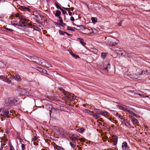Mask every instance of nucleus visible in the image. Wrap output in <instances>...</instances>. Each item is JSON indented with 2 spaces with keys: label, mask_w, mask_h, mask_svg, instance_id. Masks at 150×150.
Listing matches in <instances>:
<instances>
[{
  "label": "nucleus",
  "mask_w": 150,
  "mask_h": 150,
  "mask_svg": "<svg viewBox=\"0 0 150 150\" xmlns=\"http://www.w3.org/2000/svg\"><path fill=\"white\" fill-rule=\"evenodd\" d=\"M29 58L32 61L41 66H46V65H49L48 62L44 59L39 58L35 56H30Z\"/></svg>",
  "instance_id": "f257e3e1"
},
{
  "label": "nucleus",
  "mask_w": 150,
  "mask_h": 150,
  "mask_svg": "<svg viewBox=\"0 0 150 150\" xmlns=\"http://www.w3.org/2000/svg\"><path fill=\"white\" fill-rule=\"evenodd\" d=\"M5 106L6 107L15 106L18 104L17 100L13 97L6 98L5 100Z\"/></svg>",
  "instance_id": "f03ea898"
},
{
  "label": "nucleus",
  "mask_w": 150,
  "mask_h": 150,
  "mask_svg": "<svg viewBox=\"0 0 150 150\" xmlns=\"http://www.w3.org/2000/svg\"><path fill=\"white\" fill-rule=\"evenodd\" d=\"M12 113L10 108H7L6 106L2 108V110L1 114V115L5 118H8L9 115H11Z\"/></svg>",
  "instance_id": "7ed1b4c3"
},
{
  "label": "nucleus",
  "mask_w": 150,
  "mask_h": 150,
  "mask_svg": "<svg viewBox=\"0 0 150 150\" xmlns=\"http://www.w3.org/2000/svg\"><path fill=\"white\" fill-rule=\"evenodd\" d=\"M115 52L117 54L120 55L121 56H123L125 54V55L126 56L130 57L131 54L130 53H126L124 50H115Z\"/></svg>",
  "instance_id": "20e7f679"
},
{
  "label": "nucleus",
  "mask_w": 150,
  "mask_h": 150,
  "mask_svg": "<svg viewBox=\"0 0 150 150\" xmlns=\"http://www.w3.org/2000/svg\"><path fill=\"white\" fill-rule=\"evenodd\" d=\"M20 95L24 96H31V93L29 91H27L25 89H21L20 91Z\"/></svg>",
  "instance_id": "39448f33"
},
{
  "label": "nucleus",
  "mask_w": 150,
  "mask_h": 150,
  "mask_svg": "<svg viewBox=\"0 0 150 150\" xmlns=\"http://www.w3.org/2000/svg\"><path fill=\"white\" fill-rule=\"evenodd\" d=\"M19 20L23 25L27 24L29 21V20L25 18L24 16H20L19 17Z\"/></svg>",
  "instance_id": "423d86ee"
},
{
  "label": "nucleus",
  "mask_w": 150,
  "mask_h": 150,
  "mask_svg": "<svg viewBox=\"0 0 150 150\" xmlns=\"http://www.w3.org/2000/svg\"><path fill=\"white\" fill-rule=\"evenodd\" d=\"M0 79L9 84L11 82V81L10 80L6 78L5 76H0Z\"/></svg>",
  "instance_id": "0eeeda50"
},
{
  "label": "nucleus",
  "mask_w": 150,
  "mask_h": 150,
  "mask_svg": "<svg viewBox=\"0 0 150 150\" xmlns=\"http://www.w3.org/2000/svg\"><path fill=\"white\" fill-rule=\"evenodd\" d=\"M122 149L123 150H128L129 148L127 146V143L125 142H124L122 144Z\"/></svg>",
  "instance_id": "6e6552de"
},
{
  "label": "nucleus",
  "mask_w": 150,
  "mask_h": 150,
  "mask_svg": "<svg viewBox=\"0 0 150 150\" xmlns=\"http://www.w3.org/2000/svg\"><path fill=\"white\" fill-rule=\"evenodd\" d=\"M35 69L40 72H42L43 74H46L47 73V71L45 70L38 67H37Z\"/></svg>",
  "instance_id": "1a4fd4ad"
},
{
  "label": "nucleus",
  "mask_w": 150,
  "mask_h": 150,
  "mask_svg": "<svg viewBox=\"0 0 150 150\" xmlns=\"http://www.w3.org/2000/svg\"><path fill=\"white\" fill-rule=\"evenodd\" d=\"M112 138L114 140L113 144L114 145H115L117 144L118 141V137L115 135L112 136Z\"/></svg>",
  "instance_id": "9d476101"
},
{
  "label": "nucleus",
  "mask_w": 150,
  "mask_h": 150,
  "mask_svg": "<svg viewBox=\"0 0 150 150\" xmlns=\"http://www.w3.org/2000/svg\"><path fill=\"white\" fill-rule=\"evenodd\" d=\"M54 148L57 149V150H64V149L62 147L59 146L54 143L53 145Z\"/></svg>",
  "instance_id": "9b49d317"
},
{
  "label": "nucleus",
  "mask_w": 150,
  "mask_h": 150,
  "mask_svg": "<svg viewBox=\"0 0 150 150\" xmlns=\"http://www.w3.org/2000/svg\"><path fill=\"white\" fill-rule=\"evenodd\" d=\"M64 98L65 100H67L70 101H71L72 100H74L75 99V98H74V97H73L72 96V97H70L69 95L64 96Z\"/></svg>",
  "instance_id": "f8f14e48"
},
{
  "label": "nucleus",
  "mask_w": 150,
  "mask_h": 150,
  "mask_svg": "<svg viewBox=\"0 0 150 150\" xmlns=\"http://www.w3.org/2000/svg\"><path fill=\"white\" fill-rule=\"evenodd\" d=\"M13 78L18 81H20L21 80V79L18 74H16L15 76H14Z\"/></svg>",
  "instance_id": "ddd939ff"
},
{
  "label": "nucleus",
  "mask_w": 150,
  "mask_h": 150,
  "mask_svg": "<svg viewBox=\"0 0 150 150\" xmlns=\"http://www.w3.org/2000/svg\"><path fill=\"white\" fill-rule=\"evenodd\" d=\"M143 72H142L141 73H137L136 75H133V77H132V79H137L138 78V76L143 75Z\"/></svg>",
  "instance_id": "4468645a"
},
{
  "label": "nucleus",
  "mask_w": 150,
  "mask_h": 150,
  "mask_svg": "<svg viewBox=\"0 0 150 150\" xmlns=\"http://www.w3.org/2000/svg\"><path fill=\"white\" fill-rule=\"evenodd\" d=\"M95 112H96V113L97 115H101V114L102 113V111L101 110L99 109H95L94 110Z\"/></svg>",
  "instance_id": "2eb2a0df"
},
{
  "label": "nucleus",
  "mask_w": 150,
  "mask_h": 150,
  "mask_svg": "<svg viewBox=\"0 0 150 150\" xmlns=\"http://www.w3.org/2000/svg\"><path fill=\"white\" fill-rule=\"evenodd\" d=\"M20 8L24 10H27V11L29 12H30L31 11V9H30L24 6H21Z\"/></svg>",
  "instance_id": "dca6fc26"
},
{
  "label": "nucleus",
  "mask_w": 150,
  "mask_h": 150,
  "mask_svg": "<svg viewBox=\"0 0 150 150\" xmlns=\"http://www.w3.org/2000/svg\"><path fill=\"white\" fill-rule=\"evenodd\" d=\"M131 120L134 124H136L138 123V120L134 117L131 118Z\"/></svg>",
  "instance_id": "f3484780"
},
{
  "label": "nucleus",
  "mask_w": 150,
  "mask_h": 150,
  "mask_svg": "<svg viewBox=\"0 0 150 150\" xmlns=\"http://www.w3.org/2000/svg\"><path fill=\"white\" fill-rule=\"evenodd\" d=\"M78 39L80 42V43L83 46H84L86 45V43L84 42V40L83 39L81 38H78Z\"/></svg>",
  "instance_id": "a211bd4d"
},
{
  "label": "nucleus",
  "mask_w": 150,
  "mask_h": 150,
  "mask_svg": "<svg viewBox=\"0 0 150 150\" xmlns=\"http://www.w3.org/2000/svg\"><path fill=\"white\" fill-rule=\"evenodd\" d=\"M92 114L91 115L93 116L95 119H98L100 118V116L96 113H94L93 111H92Z\"/></svg>",
  "instance_id": "6ab92c4d"
},
{
  "label": "nucleus",
  "mask_w": 150,
  "mask_h": 150,
  "mask_svg": "<svg viewBox=\"0 0 150 150\" xmlns=\"http://www.w3.org/2000/svg\"><path fill=\"white\" fill-rule=\"evenodd\" d=\"M83 111L85 112V113H87L89 115H91L92 114V111H91L90 110H88L87 109H84L83 110Z\"/></svg>",
  "instance_id": "aec40b11"
},
{
  "label": "nucleus",
  "mask_w": 150,
  "mask_h": 150,
  "mask_svg": "<svg viewBox=\"0 0 150 150\" xmlns=\"http://www.w3.org/2000/svg\"><path fill=\"white\" fill-rule=\"evenodd\" d=\"M118 40H116L115 42H113V43H109V45L110 46H115L116 45H117L118 43Z\"/></svg>",
  "instance_id": "412c9836"
},
{
  "label": "nucleus",
  "mask_w": 150,
  "mask_h": 150,
  "mask_svg": "<svg viewBox=\"0 0 150 150\" xmlns=\"http://www.w3.org/2000/svg\"><path fill=\"white\" fill-rule=\"evenodd\" d=\"M71 54L72 55V56L74 57L75 58L77 59V58H79V57L78 55L73 53L72 52H70Z\"/></svg>",
  "instance_id": "4be33fe9"
},
{
  "label": "nucleus",
  "mask_w": 150,
  "mask_h": 150,
  "mask_svg": "<svg viewBox=\"0 0 150 150\" xmlns=\"http://www.w3.org/2000/svg\"><path fill=\"white\" fill-rule=\"evenodd\" d=\"M61 12L57 10L55 14V16L56 17H58V18H59V17H60V16L61 14Z\"/></svg>",
  "instance_id": "5701e85b"
},
{
  "label": "nucleus",
  "mask_w": 150,
  "mask_h": 150,
  "mask_svg": "<svg viewBox=\"0 0 150 150\" xmlns=\"http://www.w3.org/2000/svg\"><path fill=\"white\" fill-rule=\"evenodd\" d=\"M79 137L78 136H76V137L72 136L71 137V139L72 140H74L75 141H78V137Z\"/></svg>",
  "instance_id": "b1692460"
},
{
  "label": "nucleus",
  "mask_w": 150,
  "mask_h": 150,
  "mask_svg": "<svg viewBox=\"0 0 150 150\" xmlns=\"http://www.w3.org/2000/svg\"><path fill=\"white\" fill-rule=\"evenodd\" d=\"M32 25L30 23H28V24H27L26 25H23V27H25L27 28H28L29 27L32 28Z\"/></svg>",
  "instance_id": "393cba45"
},
{
  "label": "nucleus",
  "mask_w": 150,
  "mask_h": 150,
  "mask_svg": "<svg viewBox=\"0 0 150 150\" xmlns=\"http://www.w3.org/2000/svg\"><path fill=\"white\" fill-rule=\"evenodd\" d=\"M84 129L83 127H80L77 130V131L80 133L83 132L84 131Z\"/></svg>",
  "instance_id": "a878e982"
},
{
  "label": "nucleus",
  "mask_w": 150,
  "mask_h": 150,
  "mask_svg": "<svg viewBox=\"0 0 150 150\" xmlns=\"http://www.w3.org/2000/svg\"><path fill=\"white\" fill-rule=\"evenodd\" d=\"M124 121L125 122V126H127L128 127H130V125L128 122L126 121L125 120H124Z\"/></svg>",
  "instance_id": "bb28decb"
},
{
  "label": "nucleus",
  "mask_w": 150,
  "mask_h": 150,
  "mask_svg": "<svg viewBox=\"0 0 150 150\" xmlns=\"http://www.w3.org/2000/svg\"><path fill=\"white\" fill-rule=\"evenodd\" d=\"M107 53H101V57L103 59H104L105 58L107 55Z\"/></svg>",
  "instance_id": "cd10ccee"
},
{
  "label": "nucleus",
  "mask_w": 150,
  "mask_h": 150,
  "mask_svg": "<svg viewBox=\"0 0 150 150\" xmlns=\"http://www.w3.org/2000/svg\"><path fill=\"white\" fill-rule=\"evenodd\" d=\"M101 67V69L103 70H105L107 71H108V69L109 68V67L106 66L105 67H104L105 66H100Z\"/></svg>",
  "instance_id": "c85d7f7f"
},
{
  "label": "nucleus",
  "mask_w": 150,
  "mask_h": 150,
  "mask_svg": "<svg viewBox=\"0 0 150 150\" xmlns=\"http://www.w3.org/2000/svg\"><path fill=\"white\" fill-rule=\"evenodd\" d=\"M91 20L94 23L97 22V18L96 17H92L91 18Z\"/></svg>",
  "instance_id": "c756f323"
},
{
  "label": "nucleus",
  "mask_w": 150,
  "mask_h": 150,
  "mask_svg": "<svg viewBox=\"0 0 150 150\" xmlns=\"http://www.w3.org/2000/svg\"><path fill=\"white\" fill-rule=\"evenodd\" d=\"M109 113L108 112H103L102 111V113L101 114V115L103 116L108 115L109 114Z\"/></svg>",
  "instance_id": "7c9ffc66"
},
{
  "label": "nucleus",
  "mask_w": 150,
  "mask_h": 150,
  "mask_svg": "<svg viewBox=\"0 0 150 150\" xmlns=\"http://www.w3.org/2000/svg\"><path fill=\"white\" fill-rule=\"evenodd\" d=\"M68 95L70 97H74L75 98V99H76V96H75L72 93H68Z\"/></svg>",
  "instance_id": "2f4dec72"
},
{
  "label": "nucleus",
  "mask_w": 150,
  "mask_h": 150,
  "mask_svg": "<svg viewBox=\"0 0 150 150\" xmlns=\"http://www.w3.org/2000/svg\"><path fill=\"white\" fill-rule=\"evenodd\" d=\"M67 30L72 31H74V30L71 27L69 26H67Z\"/></svg>",
  "instance_id": "473e14b6"
},
{
  "label": "nucleus",
  "mask_w": 150,
  "mask_h": 150,
  "mask_svg": "<svg viewBox=\"0 0 150 150\" xmlns=\"http://www.w3.org/2000/svg\"><path fill=\"white\" fill-rule=\"evenodd\" d=\"M59 33L60 35H63L65 34V32L59 30Z\"/></svg>",
  "instance_id": "72a5a7b5"
},
{
  "label": "nucleus",
  "mask_w": 150,
  "mask_h": 150,
  "mask_svg": "<svg viewBox=\"0 0 150 150\" xmlns=\"http://www.w3.org/2000/svg\"><path fill=\"white\" fill-rule=\"evenodd\" d=\"M16 21H12L11 22V24L13 25H17V23Z\"/></svg>",
  "instance_id": "f704fd0d"
},
{
  "label": "nucleus",
  "mask_w": 150,
  "mask_h": 150,
  "mask_svg": "<svg viewBox=\"0 0 150 150\" xmlns=\"http://www.w3.org/2000/svg\"><path fill=\"white\" fill-rule=\"evenodd\" d=\"M58 89L63 93H64V92H66L65 90L62 88H58Z\"/></svg>",
  "instance_id": "c9c22d12"
},
{
  "label": "nucleus",
  "mask_w": 150,
  "mask_h": 150,
  "mask_svg": "<svg viewBox=\"0 0 150 150\" xmlns=\"http://www.w3.org/2000/svg\"><path fill=\"white\" fill-rule=\"evenodd\" d=\"M55 5L56 6V7L58 8V9H60V10L61 9H62V8H61L60 6L58 4H56V3H55Z\"/></svg>",
  "instance_id": "e433bc0d"
},
{
  "label": "nucleus",
  "mask_w": 150,
  "mask_h": 150,
  "mask_svg": "<svg viewBox=\"0 0 150 150\" xmlns=\"http://www.w3.org/2000/svg\"><path fill=\"white\" fill-rule=\"evenodd\" d=\"M127 74V75L129 76L130 78L132 79V77H133V75H132L130 74V73H128L127 74Z\"/></svg>",
  "instance_id": "4c0bfd02"
},
{
  "label": "nucleus",
  "mask_w": 150,
  "mask_h": 150,
  "mask_svg": "<svg viewBox=\"0 0 150 150\" xmlns=\"http://www.w3.org/2000/svg\"><path fill=\"white\" fill-rule=\"evenodd\" d=\"M66 134L65 132L64 131H63V133H61L59 135V136H61L62 137L64 136V134Z\"/></svg>",
  "instance_id": "58836bf2"
},
{
  "label": "nucleus",
  "mask_w": 150,
  "mask_h": 150,
  "mask_svg": "<svg viewBox=\"0 0 150 150\" xmlns=\"http://www.w3.org/2000/svg\"><path fill=\"white\" fill-rule=\"evenodd\" d=\"M17 25L21 27H23V25H22L21 21H20L18 24L17 23Z\"/></svg>",
  "instance_id": "ea45409f"
},
{
  "label": "nucleus",
  "mask_w": 150,
  "mask_h": 150,
  "mask_svg": "<svg viewBox=\"0 0 150 150\" xmlns=\"http://www.w3.org/2000/svg\"><path fill=\"white\" fill-rule=\"evenodd\" d=\"M10 145V149L9 150H15V149L13 147L12 145L11 144Z\"/></svg>",
  "instance_id": "a19ab883"
},
{
  "label": "nucleus",
  "mask_w": 150,
  "mask_h": 150,
  "mask_svg": "<svg viewBox=\"0 0 150 150\" xmlns=\"http://www.w3.org/2000/svg\"><path fill=\"white\" fill-rule=\"evenodd\" d=\"M25 148V145L24 144H21V149L24 150Z\"/></svg>",
  "instance_id": "79ce46f5"
},
{
  "label": "nucleus",
  "mask_w": 150,
  "mask_h": 150,
  "mask_svg": "<svg viewBox=\"0 0 150 150\" xmlns=\"http://www.w3.org/2000/svg\"><path fill=\"white\" fill-rule=\"evenodd\" d=\"M16 16L17 17H18L19 18V17L21 16H23L21 15H20V14L19 13H16Z\"/></svg>",
  "instance_id": "37998d69"
},
{
  "label": "nucleus",
  "mask_w": 150,
  "mask_h": 150,
  "mask_svg": "<svg viewBox=\"0 0 150 150\" xmlns=\"http://www.w3.org/2000/svg\"><path fill=\"white\" fill-rule=\"evenodd\" d=\"M77 27H79L80 28H83L84 29H86V27L85 26H83V25H77Z\"/></svg>",
  "instance_id": "c03bdc74"
},
{
  "label": "nucleus",
  "mask_w": 150,
  "mask_h": 150,
  "mask_svg": "<svg viewBox=\"0 0 150 150\" xmlns=\"http://www.w3.org/2000/svg\"><path fill=\"white\" fill-rule=\"evenodd\" d=\"M37 139H38L37 137L36 136H35L34 138H32V140L33 141H35Z\"/></svg>",
  "instance_id": "a18cd8bd"
},
{
  "label": "nucleus",
  "mask_w": 150,
  "mask_h": 150,
  "mask_svg": "<svg viewBox=\"0 0 150 150\" xmlns=\"http://www.w3.org/2000/svg\"><path fill=\"white\" fill-rule=\"evenodd\" d=\"M60 10L62 11L63 14H65L67 12L66 11L63 10L62 8Z\"/></svg>",
  "instance_id": "49530a36"
},
{
  "label": "nucleus",
  "mask_w": 150,
  "mask_h": 150,
  "mask_svg": "<svg viewBox=\"0 0 150 150\" xmlns=\"http://www.w3.org/2000/svg\"><path fill=\"white\" fill-rule=\"evenodd\" d=\"M59 25L61 26L62 27H64L66 25V24L63 22L60 24Z\"/></svg>",
  "instance_id": "de8ad7c7"
},
{
  "label": "nucleus",
  "mask_w": 150,
  "mask_h": 150,
  "mask_svg": "<svg viewBox=\"0 0 150 150\" xmlns=\"http://www.w3.org/2000/svg\"><path fill=\"white\" fill-rule=\"evenodd\" d=\"M65 34H66L67 35H68V36H69L70 37H71L72 36V34H69L66 32H65Z\"/></svg>",
  "instance_id": "09e8293b"
},
{
  "label": "nucleus",
  "mask_w": 150,
  "mask_h": 150,
  "mask_svg": "<svg viewBox=\"0 0 150 150\" xmlns=\"http://www.w3.org/2000/svg\"><path fill=\"white\" fill-rule=\"evenodd\" d=\"M59 22H60V23H63V20L62 19V18L61 17H59Z\"/></svg>",
  "instance_id": "8fccbe9b"
},
{
  "label": "nucleus",
  "mask_w": 150,
  "mask_h": 150,
  "mask_svg": "<svg viewBox=\"0 0 150 150\" xmlns=\"http://www.w3.org/2000/svg\"><path fill=\"white\" fill-rule=\"evenodd\" d=\"M5 29L6 30H8V31H13V30H11L10 29H9V28H5Z\"/></svg>",
  "instance_id": "3c124183"
},
{
  "label": "nucleus",
  "mask_w": 150,
  "mask_h": 150,
  "mask_svg": "<svg viewBox=\"0 0 150 150\" xmlns=\"http://www.w3.org/2000/svg\"><path fill=\"white\" fill-rule=\"evenodd\" d=\"M122 21H120V22L118 24V25L119 26H120L122 25Z\"/></svg>",
  "instance_id": "603ef678"
},
{
  "label": "nucleus",
  "mask_w": 150,
  "mask_h": 150,
  "mask_svg": "<svg viewBox=\"0 0 150 150\" xmlns=\"http://www.w3.org/2000/svg\"><path fill=\"white\" fill-rule=\"evenodd\" d=\"M70 20L71 21H74V19L73 17L72 16V17H71V18H70Z\"/></svg>",
  "instance_id": "864d4df0"
},
{
  "label": "nucleus",
  "mask_w": 150,
  "mask_h": 150,
  "mask_svg": "<svg viewBox=\"0 0 150 150\" xmlns=\"http://www.w3.org/2000/svg\"><path fill=\"white\" fill-rule=\"evenodd\" d=\"M79 140L81 142H83L84 141V139L83 138H80L79 139Z\"/></svg>",
  "instance_id": "5fc2aeb1"
},
{
  "label": "nucleus",
  "mask_w": 150,
  "mask_h": 150,
  "mask_svg": "<svg viewBox=\"0 0 150 150\" xmlns=\"http://www.w3.org/2000/svg\"><path fill=\"white\" fill-rule=\"evenodd\" d=\"M132 113L133 114V115L134 116H135V117H137V115L136 114L133 113L132 112Z\"/></svg>",
  "instance_id": "6e6d98bb"
},
{
  "label": "nucleus",
  "mask_w": 150,
  "mask_h": 150,
  "mask_svg": "<svg viewBox=\"0 0 150 150\" xmlns=\"http://www.w3.org/2000/svg\"><path fill=\"white\" fill-rule=\"evenodd\" d=\"M126 111H127L128 112L130 113H131V114L132 113V111H131L130 110H126Z\"/></svg>",
  "instance_id": "4d7b16f0"
},
{
  "label": "nucleus",
  "mask_w": 150,
  "mask_h": 150,
  "mask_svg": "<svg viewBox=\"0 0 150 150\" xmlns=\"http://www.w3.org/2000/svg\"><path fill=\"white\" fill-rule=\"evenodd\" d=\"M5 144H2V143H1V147H3V146H5Z\"/></svg>",
  "instance_id": "13d9d810"
},
{
  "label": "nucleus",
  "mask_w": 150,
  "mask_h": 150,
  "mask_svg": "<svg viewBox=\"0 0 150 150\" xmlns=\"http://www.w3.org/2000/svg\"><path fill=\"white\" fill-rule=\"evenodd\" d=\"M69 144H70V145L71 146V147H72L73 146V144H72V143L70 142L69 143Z\"/></svg>",
  "instance_id": "bf43d9fd"
},
{
  "label": "nucleus",
  "mask_w": 150,
  "mask_h": 150,
  "mask_svg": "<svg viewBox=\"0 0 150 150\" xmlns=\"http://www.w3.org/2000/svg\"><path fill=\"white\" fill-rule=\"evenodd\" d=\"M63 8L67 11H68V8H64V7H63Z\"/></svg>",
  "instance_id": "052dcab7"
},
{
  "label": "nucleus",
  "mask_w": 150,
  "mask_h": 150,
  "mask_svg": "<svg viewBox=\"0 0 150 150\" xmlns=\"http://www.w3.org/2000/svg\"><path fill=\"white\" fill-rule=\"evenodd\" d=\"M48 106H49V108H50V107H51L50 108H51L52 107V106L50 105H49Z\"/></svg>",
  "instance_id": "680f3d73"
},
{
  "label": "nucleus",
  "mask_w": 150,
  "mask_h": 150,
  "mask_svg": "<svg viewBox=\"0 0 150 150\" xmlns=\"http://www.w3.org/2000/svg\"><path fill=\"white\" fill-rule=\"evenodd\" d=\"M76 146V145H74L72 147H73V149H74Z\"/></svg>",
  "instance_id": "e2e57ef3"
},
{
  "label": "nucleus",
  "mask_w": 150,
  "mask_h": 150,
  "mask_svg": "<svg viewBox=\"0 0 150 150\" xmlns=\"http://www.w3.org/2000/svg\"><path fill=\"white\" fill-rule=\"evenodd\" d=\"M37 143V142H33V144L35 145H36Z\"/></svg>",
  "instance_id": "0e129e2a"
},
{
  "label": "nucleus",
  "mask_w": 150,
  "mask_h": 150,
  "mask_svg": "<svg viewBox=\"0 0 150 150\" xmlns=\"http://www.w3.org/2000/svg\"><path fill=\"white\" fill-rule=\"evenodd\" d=\"M143 74L142 75H144V74H145L146 73V72L145 71H144V72L143 71Z\"/></svg>",
  "instance_id": "69168bd1"
},
{
  "label": "nucleus",
  "mask_w": 150,
  "mask_h": 150,
  "mask_svg": "<svg viewBox=\"0 0 150 150\" xmlns=\"http://www.w3.org/2000/svg\"><path fill=\"white\" fill-rule=\"evenodd\" d=\"M3 147H1V148L0 149V150H3Z\"/></svg>",
  "instance_id": "338daca9"
},
{
  "label": "nucleus",
  "mask_w": 150,
  "mask_h": 150,
  "mask_svg": "<svg viewBox=\"0 0 150 150\" xmlns=\"http://www.w3.org/2000/svg\"><path fill=\"white\" fill-rule=\"evenodd\" d=\"M20 143H21L22 142H23V141L22 140V139H21V140H20Z\"/></svg>",
  "instance_id": "774afa93"
}]
</instances>
